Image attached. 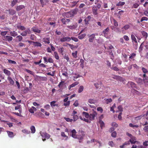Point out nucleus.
<instances>
[{"label":"nucleus","instance_id":"2f4dec72","mask_svg":"<svg viewBox=\"0 0 148 148\" xmlns=\"http://www.w3.org/2000/svg\"><path fill=\"white\" fill-rule=\"evenodd\" d=\"M43 41L44 42L47 44H49L50 43L49 38H44L43 39Z\"/></svg>","mask_w":148,"mask_h":148},{"label":"nucleus","instance_id":"bf43d9fd","mask_svg":"<svg viewBox=\"0 0 148 148\" xmlns=\"http://www.w3.org/2000/svg\"><path fill=\"white\" fill-rule=\"evenodd\" d=\"M112 100L111 98L108 99L106 100V102L107 104L112 102Z\"/></svg>","mask_w":148,"mask_h":148},{"label":"nucleus","instance_id":"680f3d73","mask_svg":"<svg viewBox=\"0 0 148 148\" xmlns=\"http://www.w3.org/2000/svg\"><path fill=\"white\" fill-rule=\"evenodd\" d=\"M8 62L9 63H10L12 64H16V62L15 61L12 60H8Z\"/></svg>","mask_w":148,"mask_h":148},{"label":"nucleus","instance_id":"20e7f679","mask_svg":"<svg viewBox=\"0 0 148 148\" xmlns=\"http://www.w3.org/2000/svg\"><path fill=\"white\" fill-rule=\"evenodd\" d=\"M141 38H144L145 40H146L148 37L147 33L145 31L141 32Z\"/></svg>","mask_w":148,"mask_h":148},{"label":"nucleus","instance_id":"4d7b16f0","mask_svg":"<svg viewBox=\"0 0 148 148\" xmlns=\"http://www.w3.org/2000/svg\"><path fill=\"white\" fill-rule=\"evenodd\" d=\"M88 102L90 103H95V100L93 99H89L88 100Z\"/></svg>","mask_w":148,"mask_h":148},{"label":"nucleus","instance_id":"3c124183","mask_svg":"<svg viewBox=\"0 0 148 148\" xmlns=\"http://www.w3.org/2000/svg\"><path fill=\"white\" fill-rule=\"evenodd\" d=\"M67 45L69 46L70 48L72 49L73 50L75 48H77L76 47L74 46L73 45H72L70 44L67 43Z\"/></svg>","mask_w":148,"mask_h":148},{"label":"nucleus","instance_id":"7c9ffc66","mask_svg":"<svg viewBox=\"0 0 148 148\" xmlns=\"http://www.w3.org/2000/svg\"><path fill=\"white\" fill-rule=\"evenodd\" d=\"M142 70L144 74H145V75L148 74V70L144 67H143L142 68Z\"/></svg>","mask_w":148,"mask_h":148},{"label":"nucleus","instance_id":"4468645a","mask_svg":"<svg viewBox=\"0 0 148 148\" xmlns=\"http://www.w3.org/2000/svg\"><path fill=\"white\" fill-rule=\"evenodd\" d=\"M128 84L130 85L132 88H136V85L133 82H129Z\"/></svg>","mask_w":148,"mask_h":148},{"label":"nucleus","instance_id":"a878e982","mask_svg":"<svg viewBox=\"0 0 148 148\" xmlns=\"http://www.w3.org/2000/svg\"><path fill=\"white\" fill-rule=\"evenodd\" d=\"M78 84L79 82H74L69 87V90H70L71 88L74 87L75 86L78 85Z\"/></svg>","mask_w":148,"mask_h":148},{"label":"nucleus","instance_id":"6e6d98bb","mask_svg":"<svg viewBox=\"0 0 148 148\" xmlns=\"http://www.w3.org/2000/svg\"><path fill=\"white\" fill-rule=\"evenodd\" d=\"M148 20V18L147 17H142L140 21V22H142L143 21H147Z\"/></svg>","mask_w":148,"mask_h":148},{"label":"nucleus","instance_id":"e433bc0d","mask_svg":"<svg viewBox=\"0 0 148 148\" xmlns=\"http://www.w3.org/2000/svg\"><path fill=\"white\" fill-rule=\"evenodd\" d=\"M10 34L11 36L14 37H15L17 35V32L15 31L11 32H10Z\"/></svg>","mask_w":148,"mask_h":148},{"label":"nucleus","instance_id":"4be33fe9","mask_svg":"<svg viewBox=\"0 0 148 148\" xmlns=\"http://www.w3.org/2000/svg\"><path fill=\"white\" fill-rule=\"evenodd\" d=\"M131 39L132 42H134L136 43H137L136 39L135 38L134 35L132 34L131 35Z\"/></svg>","mask_w":148,"mask_h":148},{"label":"nucleus","instance_id":"423d86ee","mask_svg":"<svg viewBox=\"0 0 148 148\" xmlns=\"http://www.w3.org/2000/svg\"><path fill=\"white\" fill-rule=\"evenodd\" d=\"M95 4L96 5V7L99 9L101 7L102 2L100 0H95Z\"/></svg>","mask_w":148,"mask_h":148},{"label":"nucleus","instance_id":"cd10ccee","mask_svg":"<svg viewBox=\"0 0 148 148\" xmlns=\"http://www.w3.org/2000/svg\"><path fill=\"white\" fill-rule=\"evenodd\" d=\"M19 3V2L18 1V0H13L11 2V6L12 7H13L16 3Z\"/></svg>","mask_w":148,"mask_h":148},{"label":"nucleus","instance_id":"338daca9","mask_svg":"<svg viewBox=\"0 0 148 148\" xmlns=\"http://www.w3.org/2000/svg\"><path fill=\"white\" fill-rule=\"evenodd\" d=\"M112 126L116 127L118 126V125L115 122H113L112 124Z\"/></svg>","mask_w":148,"mask_h":148},{"label":"nucleus","instance_id":"5701e85b","mask_svg":"<svg viewBox=\"0 0 148 148\" xmlns=\"http://www.w3.org/2000/svg\"><path fill=\"white\" fill-rule=\"evenodd\" d=\"M7 132L9 137H10L12 138L14 136V133L12 132L9 131H7Z\"/></svg>","mask_w":148,"mask_h":148},{"label":"nucleus","instance_id":"f704fd0d","mask_svg":"<svg viewBox=\"0 0 148 148\" xmlns=\"http://www.w3.org/2000/svg\"><path fill=\"white\" fill-rule=\"evenodd\" d=\"M118 111H116V112H121L123 111V108L121 105H120L118 107Z\"/></svg>","mask_w":148,"mask_h":148},{"label":"nucleus","instance_id":"a211bd4d","mask_svg":"<svg viewBox=\"0 0 148 148\" xmlns=\"http://www.w3.org/2000/svg\"><path fill=\"white\" fill-rule=\"evenodd\" d=\"M71 132L72 133V136L74 138H77V136L76 135V131L75 130V129H73L71 131Z\"/></svg>","mask_w":148,"mask_h":148},{"label":"nucleus","instance_id":"9b49d317","mask_svg":"<svg viewBox=\"0 0 148 148\" xmlns=\"http://www.w3.org/2000/svg\"><path fill=\"white\" fill-rule=\"evenodd\" d=\"M136 140V138L135 136H133L131 138V139L129 141H130L132 144H135L137 142Z\"/></svg>","mask_w":148,"mask_h":148},{"label":"nucleus","instance_id":"412c9836","mask_svg":"<svg viewBox=\"0 0 148 148\" xmlns=\"http://www.w3.org/2000/svg\"><path fill=\"white\" fill-rule=\"evenodd\" d=\"M4 38L6 40L8 41H10L12 40L13 38L12 36H6L4 37Z\"/></svg>","mask_w":148,"mask_h":148},{"label":"nucleus","instance_id":"09e8293b","mask_svg":"<svg viewBox=\"0 0 148 148\" xmlns=\"http://www.w3.org/2000/svg\"><path fill=\"white\" fill-rule=\"evenodd\" d=\"M22 132L24 133L28 134H29L30 133V131L26 129L23 130Z\"/></svg>","mask_w":148,"mask_h":148},{"label":"nucleus","instance_id":"ddd939ff","mask_svg":"<svg viewBox=\"0 0 148 148\" xmlns=\"http://www.w3.org/2000/svg\"><path fill=\"white\" fill-rule=\"evenodd\" d=\"M4 73L8 77H10L11 74V73L10 71L7 70L6 69H4L3 70Z\"/></svg>","mask_w":148,"mask_h":148},{"label":"nucleus","instance_id":"b1692460","mask_svg":"<svg viewBox=\"0 0 148 148\" xmlns=\"http://www.w3.org/2000/svg\"><path fill=\"white\" fill-rule=\"evenodd\" d=\"M99 123L100 125V127L101 129L105 127V124L103 121H102L101 120L99 119Z\"/></svg>","mask_w":148,"mask_h":148},{"label":"nucleus","instance_id":"de8ad7c7","mask_svg":"<svg viewBox=\"0 0 148 148\" xmlns=\"http://www.w3.org/2000/svg\"><path fill=\"white\" fill-rule=\"evenodd\" d=\"M82 114L85 116L86 118L87 119L88 118L89 114L88 113L85 112H82Z\"/></svg>","mask_w":148,"mask_h":148},{"label":"nucleus","instance_id":"dca6fc26","mask_svg":"<svg viewBox=\"0 0 148 148\" xmlns=\"http://www.w3.org/2000/svg\"><path fill=\"white\" fill-rule=\"evenodd\" d=\"M7 79L10 85H14V81L10 77H8Z\"/></svg>","mask_w":148,"mask_h":148},{"label":"nucleus","instance_id":"79ce46f5","mask_svg":"<svg viewBox=\"0 0 148 148\" xmlns=\"http://www.w3.org/2000/svg\"><path fill=\"white\" fill-rule=\"evenodd\" d=\"M64 82V81H61L59 83V84L58 85V87L60 88H62V86L64 85L63 83Z\"/></svg>","mask_w":148,"mask_h":148},{"label":"nucleus","instance_id":"c756f323","mask_svg":"<svg viewBox=\"0 0 148 148\" xmlns=\"http://www.w3.org/2000/svg\"><path fill=\"white\" fill-rule=\"evenodd\" d=\"M84 89V87L83 86H79L78 90V92L79 93L82 92Z\"/></svg>","mask_w":148,"mask_h":148},{"label":"nucleus","instance_id":"f3484780","mask_svg":"<svg viewBox=\"0 0 148 148\" xmlns=\"http://www.w3.org/2000/svg\"><path fill=\"white\" fill-rule=\"evenodd\" d=\"M32 31L34 32H37L38 33H40L41 32L40 30L36 27H33L32 28Z\"/></svg>","mask_w":148,"mask_h":148},{"label":"nucleus","instance_id":"5fc2aeb1","mask_svg":"<svg viewBox=\"0 0 148 148\" xmlns=\"http://www.w3.org/2000/svg\"><path fill=\"white\" fill-rule=\"evenodd\" d=\"M114 25L116 27H117L118 26V22L114 19H113Z\"/></svg>","mask_w":148,"mask_h":148},{"label":"nucleus","instance_id":"2eb2a0df","mask_svg":"<svg viewBox=\"0 0 148 148\" xmlns=\"http://www.w3.org/2000/svg\"><path fill=\"white\" fill-rule=\"evenodd\" d=\"M91 18V17L90 16H88L84 20L85 24L87 25L88 24V22L90 21Z\"/></svg>","mask_w":148,"mask_h":148},{"label":"nucleus","instance_id":"0eeeda50","mask_svg":"<svg viewBox=\"0 0 148 148\" xmlns=\"http://www.w3.org/2000/svg\"><path fill=\"white\" fill-rule=\"evenodd\" d=\"M71 40V38L68 36L63 37L61 38L60 39V41L61 42H69Z\"/></svg>","mask_w":148,"mask_h":148},{"label":"nucleus","instance_id":"c85d7f7f","mask_svg":"<svg viewBox=\"0 0 148 148\" xmlns=\"http://www.w3.org/2000/svg\"><path fill=\"white\" fill-rule=\"evenodd\" d=\"M1 121L4 122H7V124L8 125L9 127H11L13 126V123H9V122L5 120H2Z\"/></svg>","mask_w":148,"mask_h":148},{"label":"nucleus","instance_id":"58836bf2","mask_svg":"<svg viewBox=\"0 0 148 148\" xmlns=\"http://www.w3.org/2000/svg\"><path fill=\"white\" fill-rule=\"evenodd\" d=\"M86 36V34H83L78 36V38L80 39H82L84 38Z\"/></svg>","mask_w":148,"mask_h":148},{"label":"nucleus","instance_id":"864d4df0","mask_svg":"<svg viewBox=\"0 0 148 148\" xmlns=\"http://www.w3.org/2000/svg\"><path fill=\"white\" fill-rule=\"evenodd\" d=\"M64 119L67 122H71L73 121V119L69 118L64 117Z\"/></svg>","mask_w":148,"mask_h":148},{"label":"nucleus","instance_id":"bb28decb","mask_svg":"<svg viewBox=\"0 0 148 148\" xmlns=\"http://www.w3.org/2000/svg\"><path fill=\"white\" fill-rule=\"evenodd\" d=\"M143 117V115H141L140 116L134 117V119L135 120L138 121L141 119Z\"/></svg>","mask_w":148,"mask_h":148},{"label":"nucleus","instance_id":"f03ea898","mask_svg":"<svg viewBox=\"0 0 148 148\" xmlns=\"http://www.w3.org/2000/svg\"><path fill=\"white\" fill-rule=\"evenodd\" d=\"M143 80L144 83L145 84V86H147L148 85V77L147 76V75H145V74H143Z\"/></svg>","mask_w":148,"mask_h":148},{"label":"nucleus","instance_id":"7ed1b4c3","mask_svg":"<svg viewBox=\"0 0 148 148\" xmlns=\"http://www.w3.org/2000/svg\"><path fill=\"white\" fill-rule=\"evenodd\" d=\"M97 115V113L95 111H94L93 112L89 114L88 118L90 121H92L95 119V117Z\"/></svg>","mask_w":148,"mask_h":148},{"label":"nucleus","instance_id":"72a5a7b5","mask_svg":"<svg viewBox=\"0 0 148 148\" xmlns=\"http://www.w3.org/2000/svg\"><path fill=\"white\" fill-rule=\"evenodd\" d=\"M80 66L83 69L84 67V60L82 59H80Z\"/></svg>","mask_w":148,"mask_h":148},{"label":"nucleus","instance_id":"0e129e2a","mask_svg":"<svg viewBox=\"0 0 148 148\" xmlns=\"http://www.w3.org/2000/svg\"><path fill=\"white\" fill-rule=\"evenodd\" d=\"M8 31H6L2 32H1V34L2 36H5L7 34V33H8Z\"/></svg>","mask_w":148,"mask_h":148},{"label":"nucleus","instance_id":"c9c22d12","mask_svg":"<svg viewBox=\"0 0 148 148\" xmlns=\"http://www.w3.org/2000/svg\"><path fill=\"white\" fill-rule=\"evenodd\" d=\"M53 55L56 60H58L59 59V56L58 53L56 51H55L54 52Z\"/></svg>","mask_w":148,"mask_h":148},{"label":"nucleus","instance_id":"f8f14e48","mask_svg":"<svg viewBox=\"0 0 148 148\" xmlns=\"http://www.w3.org/2000/svg\"><path fill=\"white\" fill-rule=\"evenodd\" d=\"M95 38V35L94 34H92L89 37V41L90 42H93L94 39Z\"/></svg>","mask_w":148,"mask_h":148},{"label":"nucleus","instance_id":"8fccbe9b","mask_svg":"<svg viewBox=\"0 0 148 148\" xmlns=\"http://www.w3.org/2000/svg\"><path fill=\"white\" fill-rule=\"evenodd\" d=\"M109 27H107L106 29L103 31V33L105 34H107V33H108L109 32Z\"/></svg>","mask_w":148,"mask_h":148},{"label":"nucleus","instance_id":"aec40b11","mask_svg":"<svg viewBox=\"0 0 148 148\" xmlns=\"http://www.w3.org/2000/svg\"><path fill=\"white\" fill-rule=\"evenodd\" d=\"M24 8L25 6L24 5H20L16 7V10L17 11H19Z\"/></svg>","mask_w":148,"mask_h":148},{"label":"nucleus","instance_id":"c03bdc74","mask_svg":"<svg viewBox=\"0 0 148 148\" xmlns=\"http://www.w3.org/2000/svg\"><path fill=\"white\" fill-rule=\"evenodd\" d=\"M17 27L18 29H20L22 30H25V28L23 26L21 25H17Z\"/></svg>","mask_w":148,"mask_h":148},{"label":"nucleus","instance_id":"603ef678","mask_svg":"<svg viewBox=\"0 0 148 148\" xmlns=\"http://www.w3.org/2000/svg\"><path fill=\"white\" fill-rule=\"evenodd\" d=\"M61 136L62 137H66V140H67L68 138V136L65 134V133L64 132H61Z\"/></svg>","mask_w":148,"mask_h":148},{"label":"nucleus","instance_id":"6e6552de","mask_svg":"<svg viewBox=\"0 0 148 148\" xmlns=\"http://www.w3.org/2000/svg\"><path fill=\"white\" fill-rule=\"evenodd\" d=\"M130 27V26L129 25H126L122 28V32L123 33L125 34V30H127Z\"/></svg>","mask_w":148,"mask_h":148},{"label":"nucleus","instance_id":"e2e57ef3","mask_svg":"<svg viewBox=\"0 0 148 148\" xmlns=\"http://www.w3.org/2000/svg\"><path fill=\"white\" fill-rule=\"evenodd\" d=\"M16 38H18V41L19 42H21L22 40L23 39L22 37L20 35L17 36L16 37Z\"/></svg>","mask_w":148,"mask_h":148},{"label":"nucleus","instance_id":"1a4fd4ad","mask_svg":"<svg viewBox=\"0 0 148 148\" xmlns=\"http://www.w3.org/2000/svg\"><path fill=\"white\" fill-rule=\"evenodd\" d=\"M98 10L97 8L95 6L93 7L92 8V12L93 14L95 15L98 14Z\"/></svg>","mask_w":148,"mask_h":148},{"label":"nucleus","instance_id":"69168bd1","mask_svg":"<svg viewBox=\"0 0 148 148\" xmlns=\"http://www.w3.org/2000/svg\"><path fill=\"white\" fill-rule=\"evenodd\" d=\"M97 110L98 111H100L101 113H102L103 112L102 108L100 107H98L97 108Z\"/></svg>","mask_w":148,"mask_h":148},{"label":"nucleus","instance_id":"49530a36","mask_svg":"<svg viewBox=\"0 0 148 148\" xmlns=\"http://www.w3.org/2000/svg\"><path fill=\"white\" fill-rule=\"evenodd\" d=\"M73 121H76L79 118L78 116L77 115H73Z\"/></svg>","mask_w":148,"mask_h":148},{"label":"nucleus","instance_id":"39448f33","mask_svg":"<svg viewBox=\"0 0 148 148\" xmlns=\"http://www.w3.org/2000/svg\"><path fill=\"white\" fill-rule=\"evenodd\" d=\"M135 80L136 82L139 85H142L143 84V79L135 77Z\"/></svg>","mask_w":148,"mask_h":148},{"label":"nucleus","instance_id":"37998d69","mask_svg":"<svg viewBox=\"0 0 148 148\" xmlns=\"http://www.w3.org/2000/svg\"><path fill=\"white\" fill-rule=\"evenodd\" d=\"M114 76L112 77V78L118 80H120L121 78L119 76L117 75H114Z\"/></svg>","mask_w":148,"mask_h":148},{"label":"nucleus","instance_id":"ea45409f","mask_svg":"<svg viewBox=\"0 0 148 148\" xmlns=\"http://www.w3.org/2000/svg\"><path fill=\"white\" fill-rule=\"evenodd\" d=\"M77 51H75L74 52H73L72 53V55L73 56V57L74 58H76L77 57Z\"/></svg>","mask_w":148,"mask_h":148},{"label":"nucleus","instance_id":"a18cd8bd","mask_svg":"<svg viewBox=\"0 0 148 148\" xmlns=\"http://www.w3.org/2000/svg\"><path fill=\"white\" fill-rule=\"evenodd\" d=\"M67 27L69 29H75L76 27V26L75 25H72L68 26H67Z\"/></svg>","mask_w":148,"mask_h":148},{"label":"nucleus","instance_id":"f257e3e1","mask_svg":"<svg viewBox=\"0 0 148 148\" xmlns=\"http://www.w3.org/2000/svg\"><path fill=\"white\" fill-rule=\"evenodd\" d=\"M40 134L42 138V140L45 141L46 139H48L50 136L46 132H40Z\"/></svg>","mask_w":148,"mask_h":148},{"label":"nucleus","instance_id":"473e14b6","mask_svg":"<svg viewBox=\"0 0 148 148\" xmlns=\"http://www.w3.org/2000/svg\"><path fill=\"white\" fill-rule=\"evenodd\" d=\"M30 129L32 133H34L35 132L36 129L34 126L33 125L32 126L30 127Z\"/></svg>","mask_w":148,"mask_h":148},{"label":"nucleus","instance_id":"6ab92c4d","mask_svg":"<svg viewBox=\"0 0 148 148\" xmlns=\"http://www.w3.org/2000/svg\"><path fill=\"white\" fill-rule=\"evenodd\" d=\"M56 101H53L51 102L50 103V105L52 107H54L55 106L58 107V104L57 103H56Z\"/></svg>","mask_w":148,"mask_h":148},{"label":"nucleus","instance_id":"13d9d810","mask_svg":"<svg viewBox=\"0 0 148 148\" xmlns=\"http://www.w3.org/2000/svg\"><path fill=\"white\" fill-rule=\"evenodd\" d=\"M111 136L114 138H115L116 136V133L115 131L113 132L111 134Z\"/></svg>","mask_w":148,"mask_h":148},{"label":"nucleus","instance_id":"393cba45","mask_svg":"<svg viewBox=\"0 0 148 148\" xmlns=\"http://www.w3.org/2000/svg\"><path fill=\"white\" fill-rule=\"evenodd\" d=\"M32 43L34 44V45L35 46L40 47L42 46V44L39 42L34 41H32Z\"/></svg>","mask_w":148,"mask_h":148},{"label":"nucleus","instance_id":"a19ab883","mask_svg":"<svg viewBox=\"0 0 148 148\" xmlns=\"http://www.w3.org/2000/svg\"><path fill=\"white\" fill-rule=\"evenodd\" d=\"M129 126L133 128H138L139 127V125H134L132 123H130L129 125Z\"/></svg>","mask_w":148,"mask_h":148},{"label":"nucleus","instance_id":"774afa93","mask_svg":"<svg viewBox=\"0 0 148 148\" xmlns=\"http://www.w3.org/2000/svg\"><path fill=\"white\" fill-rule=\"evenodd\" d=\"M48 62L53 63V60L51 57H49L48 59Z\"/></svg>","mask_w":148,"mask_h":148},{"label":"nucleus","instance_id":"9d476101","mask_svg":"<svg viewBox=\"0 0 148 148\" xmlns=\"http://www.w3.org/2000/svg\"><path fill=\"white\" fill-rule=\"evenodd\" d=\"M6 11L8 12L9 14L12 15H14L16 13V11L14 10L11 9L7 10Z\"/></svg>","mask_w":148,"mask_h":148},{"label":"nucleus","instance_id":"4c0bfd02","mask_svg":"<svg viewBox=\"0 0 148 148\" xmlns=\"http://www.w3.org/2000/svg\"><path fill=\"white\" fill-rule=\"evenodd\" d=\"M125 2L120 1L116 4V6H123L125 4Z\"/></svg>","mask_w":148,"mask_h":148},{"label":"nucleus","instance_id":"052dcab7","mask_svg":"<svg viewBox=\"0 0 148 148\" xmlns=\"http://www.w3.org/2000/svg\"><path fill=\"white\" fill-rule=\"evenodd\" d=\"M71 40L72 39V40L74 41L75 42H77L78 41V39L76 37H71Z\"/></svg>","mask_w":148,"mask_h":148}]
</instances>
